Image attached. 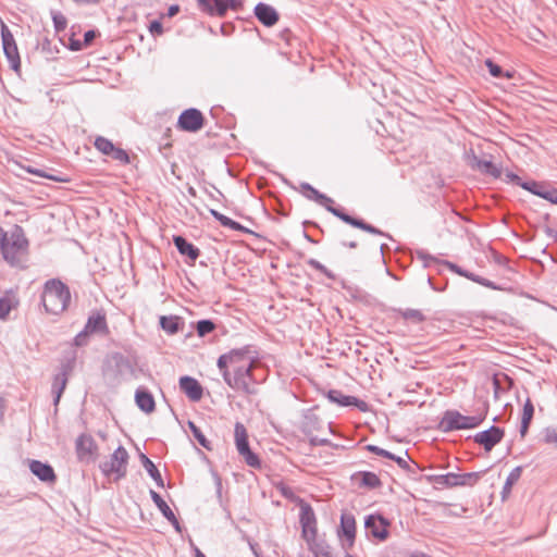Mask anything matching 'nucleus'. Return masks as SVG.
Instances as JSON below:
<instances>
[{
    "instance_id": "69168bd1",
    "label": "nucleus",
    "mask_w": 557,
    "mask_h": 557,
    "mask_svg": "<svg viewBox=\"0 0 557 557\" xmlns=\"http://www.w3.org/2000/svg\"><path fill=\"white\" fill-rule=\"evenodd\" d=\"M166 520L174 527L176 531L181 532V524L174 513L173 518H166Z\"/></svg>"
},
{
    "instance_id": "c85d7f7f",
    "label": "nucleus",
    "mask_w": 557,
    "mask_h": 557,
    "mask_svg": "<svg viewBox=\"0 0 557 557\" xmlns=\"http://www.w3.org/2000/svg\"><path fill=\"white\" fill-rule=\"evenodd\" d=\"M140 461L145 470L148 472V474L151 476V479L156 482V484L159 487L164 486L163 479L161 476L160 471L156 467V465L145 455L140 454Z\"/></svg>"
},
{
    "instance_id": "f257e3e1",
    "label": "nucleus",
    "mask_w": 557,
    "mask_h": 557,
    "mask_svg": "<svg viewBox=\"0 0 557 557\" xmlns=\"http://www.w3.org/2000/svg\"><path fill=\"white\" fill-rule=\"evenodd\" d=\"M300 190L307 199L315 201L320 206L324 207L329 212H331L333 215L341 219L343 222H345L354 227L360 228L364 232H368L370 234L386 236V237L391 238V236L388 234H385L383 231L379 230L377 227L364 222L361 219H357V218L349 215L342 208L334 207L333 206L334 200L332 198L320 193L318 189H315L309 183H301Z\"/></svg>"
},
{
    "instance_id": "6ab92c4d",
    "label": "nucleus",
    "mask_w": 557,
    "mask_h": 557,
    "mask_svg": "<svg viewBox=\"0 0 557 557\" xmlns=\"http://www.w3.org/2000/svg\"><path fill=\"white\" fill-rule=\"evenodd\" d=\"M338 535L345 537L348 547L354 545L356 537V520L354 515L347 512L342 513Z\"/></svg>"
},
{
    "instance_id": "774afa93",
    "label": "nucleus",
    "mask_w": 557,
    "mask_h": 557,
    "mask_svg": "<svg viewBox=\"0 0 557 557\" xmlns=\"http://www.w3.org/2000/svg\"><path fill=\"white\" fill-rule=\"evenodd\" d=\"M180 12V7L177 4L171 5L168 10V15L170 17L176 15Z\"/></svg>"
},
{
    "instance_id": "680f3d73",
    "label": "nucleus",
    "mask_w": 557,
    "mask_h": 557,
    "mask_svg": "<svg viewBox=\"0 0 557 557\" xmlns=\"http://www.w3.org/2000/svg\"><path fill=\"white\" fill-rule=\"evenodd\" d=\"M507 177H508V180H509L511 183H513V184H515V185H517V186H520V185H521V183H522L521 177H520V176H518V175H517V174H515V173H511V172L507 173Z\"/></svg>"
},
{
    "instance_id": "a18cd8bd",
    "label": "nucleus",
    "mask_w": 557,
    "mask_h": 557,
    "mask_svg": "<svg viewBox=\"0 0 557 557\" xmlns=\"http://www.w3.org/2000/svg\"><path fill=\"white\" fill-rule=\"evenodd\" d=\"M307 264L310 265L311 268L320 271L321 273L326 275L329 278L334 277V275L332 274V272L330 270H327L321 262H319L318 260H315L313 258L307 260Z\"/></svg>"
},
{
    "instance_id": "423d86ee",
    "label": "nucleus",
    "mask_w": 557,
    "mask_h": 557,
    "mask_svg": "<svg viewBox=\"0 0 557 557\" xmlns=\"http://www.w3.org/2000/svg\"><path fill=\"white\" fill-rule=\"evenodd\" d=\"M484 419L485 416H463L456 410H448L441 421V426L445 432L469 430L479 426Z\"/></svg>"
},
{
    "instance_id": "0e129e2a",
    "label": "nucleus",
    "mask_w": 557,
    "mask_h": 557,
    "mask_svg": "<svg viewBox=\"0 0 557 557\" xmlns=\"http://www.w3.org/2000/svg\"><path fill=\"white\" fill-rule=\"evenodd\" d=\"M228 4V9H232L234 11L239 10L242 7V0H225Z\"/></svg>"
},
{
    "instance_id": "f704fd0d",
    "label": "nucleus",
    "mask_w": 557,
    "mask_h": 557,
    "mask_svg": "<svg viewBox=\"0 0 557 557\" xmlns=\"http://www.w3.org/2000/svg\"><path fill=\"white\" fill-rule=\"evenodd\" d=\"M150 497L165 519L173 518V510L169 507V505L164 502L159 493L150 490Z\"/></svg>"
},
{
    "instance_id": "393cba45",
    "label": "nucleus",
    "mask_w": 557,
    "mask_h": 557,
    "mask_svg": "<svg viewBox=\"0 0 557 557\" xmlns=\"http://www.w3.org/2000/svg\"><path fill=\"white\" fill-rule=\"evenodd\" d=\"M159 323L161 329L169 335L178 333L184 326L183 319L177 315H161Z\"/></svg>"
},
{
    "instance_id": "a19ab883",
    "label": "nucleus",
    "mask_w": 557,
    "mask_h": 557,
    "mask_svg": "<svg viewBox=\"0 0 557 557\" xmlns=\"http://www.w3.org/2000/svg\"><path fill=\"white\" fill-rule=\"evenodd\" d=\"M109 157H111L113 160L121 162L122 164L129 163L128 153L124 149L119 147H114Z\"/></svg>"
},
{
    "instance_id": "13d9d810",
    "label": "nucleus",
    "mask_w": 557,
    "mask_h": 557,
    "mask_svg": "<svg viewBox=\"0 0 557 557\" xmlns=\"http://www.w3.org/2000/svg\"><path fill=\"white\" fill-rule=\"evenodd\" d=\"M210 214L221 223V225L223 226L225 221L227 220L228 216L220 213L219 211L214 210V209H210Z\"/></svg>"
},
{
    "instance_id": "6e6d98bb",
    "label": "nucleus",
    "mask_w": 557,
    "mask_h": 557,
    "mask_svg": "<svg viewBox=\"0 0 557 557\" xmlns=\"http://www.w3.org/2000/svg\"><path fill=\"white\" fill-rule=\"evenodd\" d=\"M309 442L311 446H326L331 443L327 438H320L318 436L310 437Z\"/></svg>"
},
{
    "instance_id": "aec40b11",
    "label": "nucleus",
    "mask_w": 557,
    "mask_h": 557,
    "mask_svg": "<svg viewBox=\"0 0 557 557\" xmlns=\"http://www.w3.org/2000/svg\"><path fill=\"white\" fill-rule=\"evenodd\" d=\"M199 8L209 15L224 16L228 10L225 0H197Z\"/></svg>"
},
{
    "instance_id": "0eeeda50",
    "label": "nucleus",
    "mask_w": 557,
    "mask_h": 557,
    "mask_svg": "<svg viewBox=\"0 0 557 557\" xmlns=\"http://www.w3.org/2000/svg\"><path fill=\"white\" fill-rule=\"evenodd\" d=\"M127 461V450L123 446H119L110 459L100 465V469L106 476L115 474V479L119 480L126 475Z\"/></svg>"
},
{
    "instance_id": "09e8293b",
    "label": "nucleus",
    "mask_w": 557,
    "mask_h": 557,
    "mask_svg": "<svg viewBox=\"0 0 557 557\" xmlns=\"http://www.w3.org/2000/svg\"><path fill=\"white\" fill-rule=\"evenodd\" d=\"M485 65L488 69L490 74L493 77H502L503 76V69L498 64L494 63L491 59H487L485 61Z\"/></svg>"
},
{
    "instance_id": "5fc2aeb1",
    "label": "nucleus",
    "mask_w": 557,
    "mask_h": 557,
    "mask_svg": "<svg viewBox=\"0 0 557 557\" xmlns=\"http://www.w3.org/2000/svg\"><path fill=\"white\" fill-rule=\"evenodd\" d=\"M99 35L97 30L90 29L84 34V46L90 45L94 39Z\"/></svg>"
},
{
    "instance_id": "e433bc0d",
    "label": "nucleus",
    "mask_w": 557,
    "mask_h": 557,
    "mask_svg": "<svg viewBox=\"0 0 557 557\" xmlns=\"http://www.w3.org/2000/svg\"><path fill=\"white\" fill-rule=\"evenodd\" d=\"M188 428L195 440L199 443V445H201L203 448L208 450L212 449L210 442L207 440L201 430L193 421H188Z\"/></svg>"
},
{
    "instance_id": "473e14b6",
    "label": "nucleus",
    "mask_w": 557,
    "mask_h": 557,
    "mask_svg": "<svg viewBox=\"0 0 557 557\" xmlns=\"http://www.w3.org/2000/svg\"><path fill=\"white\" fill-rule=\"evenodd\" d=\"M16 306L17 300L13 295H4L0 297V319L4 320Z\"/></svg>"
},
{
    "instance_id": "37998d69",
    "label": "nucleus",
    "mask_w": 557,
    "mask_h": 557,
    "mask_svg": "<svg viewBox=\"0 0 557 557\" xmlns=\"http://www.w3.org/2000/svg\"><path fill=\"white\" fill-rule=\"evenodd\" d=\"M52 21H53V25H54V28L57 32H62L65 29L66 18L62 13H60V12L53 13Z\"/></svg>"
},
{
    "instance_id": "a878e982",
    "label": "nucleus",
    "mask_w": 557,
    "mask_h": 557,
    "mask_svg": "<svg viewBox=\"0 0 557 557\" xmlns=\"http://www.w3.org/2000/svg\"><path fill=\"white\" fill-rule=\"evenodd\" d=\"M473 168L483 174L493 176L494 178H498L502 175V170L491 160H483L474 157Z\"/></svg>"
},
{
    "instance_id": "20e7f679",
    "label": "nucleus",
    "mask_w": 557,
    "mask_h": 557,
    "mask_svg": "<svg viewBox=\"0 0 557 557\" xmlns=\"http://www.w3.org/2000/svg\"><path fill=\"white\" fill-rule=\"evenodd\" d=\"M28 240L25 237L24 231L21 226L16 225L11 232L10 237L3 242L1 253L3 259L11 265H21L24 257L27 253Z\"/></svg>"
},
{
    "instance_id": "b1692460",
    "label": "nucleus",
    "mask_w": 557,
    "mask_h": 557,
    "mask_svg": "<svg viewBox=\"0 0 557 557\" xmlns=\"http://www.w3.org/2000/svg\"><path fill=\"white\" fill-rule=\"evenodd\" d=\"M135 401L141 411L146 413H151L154 411V398L148 389L143 387L138 388L135 393Z\"/></svg>"
},
{
    "instance_id": "cd10ccee",
    "label": "nucleus",
    "mask_w": 557,
    "mask_h": 557,
    "mask_svg": "<svg viewBox=\"0 0 557 557\" xmlns=\"http://www.w3.org/2000/svg\"><path fill=\"white\" fill-rule=\"evenodd\" d=\"M66 382H67V371H66V367L64 366L62 368V371L54 376V381L52 384V393L54 394V405H58V403L61 398V395L66 386Z\"/></svg>"
},
{
    "instance_id": "2eb2a0df",
    "label": "nucleus",
    "mask_w": 557,
    "mask_h": 557,
    "mask_svg": "<svg viewBox=\"0 0 557 557\" xmlns=\"http://www.w3.org/2000/svg\"><path fill=\"white\" fill-rule=\"evenodd\" d=\"M388 521L382 516L369 515L364 520L366 529L380 541H385L388 537Z\"/></svg>"
},
{
    "instance_id": "c756f323",
    "label": "nucleus",
    "mask_w": 557,
    "mask_h": 557,
    "mask_svg": "<svg viewBox=\"0 0 557 557\" xmlns=\"http://www.w3.org/2000/svg\"><path fill=\"white\" fill-rule=\"evenodd\" d=\"M533 414H534V406H533L532 401L528 398L523 405L521 425H520V435L522 437H524L525 434L528 433L529 426L533 419Z\"/></svg>"
},
{
    "instance_id": "6e6552de",
    "label": "nucleus",
    "mask_w": 557,
    "mask_h": 557,
    "mask_svg": "<svg viewBox=\"0 0 557 557\" xmlns=\"http://www.w3.org/2000/svg\"><path fill=\"white\" fill-rule=\"evenodd\" d=\"M234 435L237 451L244 458L245 462L252 468H259L260 460L258 456L250 449L247 430L243 423L236 422Z\"/></svg>"
},
{
    "instance_id": "9b49d317",
    "label": "nucleus",
    "mask_w": 557,
    "mask_h": 557,
    "mask_svg": "<svg viewBox=\"0 0 557 557\" xmlns=\"http://www.w3.org/2000/svg\"><path fill=\"white\" fill-rule=\"evenodd\" d=\"M75 451L81 462L89 463L98 456V445L89 434H81L75 442Z\"/></svg>"
},
{
    "instance_id": "ddd939ff",
    "label": "nucleus",
    "mask_w": 557,
    "mask_h": 557,
    "mask_svg": "<svg viewBox=\"0 0 557 557\" xmlns=\"http://www.w3.org/2000/svg\"><path fill=\"white\" fill-rule=\"evenodd\" d=\"M520 187L535 196L549 201L550 203L557 205V188L550 187L543 182L536 181H522Z\"/></svg>"
},
{
    "instance_id": "052dcab7",
    "label": "nucleus",
    "mask_w": 557,
    "mask_h": 557,
    "mask_svg": "<svg viewBox=\"0 0 557 557\" xmlns=\"http://www.w3.org/2000/svg\"><path fill=\"white\" fill-rule=\"evenodd\" d=\"M83 46H84V42H82L81 40L73 39V38L70 40V49L72 51H79L83 49Z\"/></svg>"
},
{
    "instance_id": "2f4dec72",
    "label": "nucleus",
    "mask_w": 557,
    "mask_h": 557,
    "mask_svg": "<svg viewBox=\"0 0 557 557\" xmlns=\"http://www.w3.org/2000/svg\"><path fill=\"white\" fill-rule=\"evenodd\" d=\"M521 473H522V468L520 466L513 468L510 471V473L508 474L506 482L503 486V491H502L503 498H505L511 492L513 484H516L519 481Z\"/></svg>"
},
{
    "instance_id": "7c9ffc66",
    "label": "nucleus",
    "mask_w": 557,
    "mask_h": 557,
    "mask_svg": "<svg viewBox=\"0 0 557 557\" xmlns=\"http://www.w3.org/2000/svg\"><path fill=\"white\" fill-rule=\"evenodd\" d=\"M306 543L314 557H332L331 547L324 541H319L315 537L314 540Z\"/></svg>"
},
{
    "instance_id": "39448f33",
    "label": "nucleus",
    "mask_w": 557,
    "mask_h": 557,
    "mask_svg": "<svg viewBox=\"0 0 557 557\" xmlns=\"http://www.w3.org/2000/svg\"><path fill=\"white\" fill-rule=\"evenodd\" d=\"M257 360H259L257 351L252 346L246 345L221 355L218 359L216 366L220 372L224 373L225 370L233 371L234 369L245 367V364L250 363V361Z\"/></svg>"
},
{
    "instance_id": "7ed1b4c3",
    "label": "nucleus",
    "mask_w": 557,
    "mask_h": 557,
    "mask_svg": "<svg viewBox=\"0 0 557 557\" xmlns=\"http://www.w3.org/2000/svg\"><path fill=\"white\" fill-rule=\"evenodd\" d=\"M70 300L71 293L64 283L57 278L46 282L41 301L47 312L52 314L63 312L67 308Z\"/></svg>"
},
{
    "instance_id": "f3484780",
    "label": "nucleus",
    "mask_w": 557,
    "mask_h": 557,
    "mask_svg": "<svg viewBox=\"0 0 557 557\" xmlns=\"http://www.w3.org/2000/svg\"><path fill=\"white\" fill-rule=\"evenodd\" d=\"M255 15L267 27L275 25L278 21L277 11L270 4L259 2L255 7Z\"/></svg>"
},
{
    "instance_id": "a211bd4d",
    "label": "nucleus",
    "mask_w": 557,
    "mask_h": 557,
    "mask_svg": "<svg viewBox=\"0 0 557 557\" xmlns=\"http://www.w3.org/2000/svg\"><path fill=\"white\" fill-rule=\"evenodd\" d=\"M29 470L45 483H54L57 481L54 470L49 463L41 462L39 460H32L29 463Z\"/></svg>"
},
{
    "instance_id": "338daca9",
    "label": "nucleus",
    "mask_w": 557,
    "mask_h": 557,
    "mask_svg": "<svg viewBox=\"0 0 557 557\" xmlns=\"http://www.w3.org/2000/svg\"><path fill=\"white\" fill-rule=\"evenodd\" d=\"M113 359H114V361H115V363H116L117 366H119V364H122V363H128V362H127V360H126V358H125L123 355H121V354H115V355L113 356Z\"/></svg>"
},
{
    "instance_id": "603ef678",
    "label": "nucleus",
    "mask_w": 557,
    "mask_h": 557,
    "mask_svg": "<svg viewBox=\"0 0 557 557\" xmlns=\"http://www.w3.org/2000/svg\"><path fill=\"white\" fill-rule=\"evenodd\" d=\"M443 265H445V267L449 268V269H450L451 271H454L455 273H457V274H459V275H461V276H465V277H467V278H468V275H470V274H471V272H468V271H466V270L461 269L460 267H458L457 264L450 263V262H448V261L443 262Z\"/></svg>"
},
{
    "instance_id": "864d4df0",
    "label": "nucleus",
    "mask_w": 557,
    "mask_h": 557,
    "mask_svg": "<svg viewBox=\"0 0 557 557\" xmlns=\"http://www.w3.org/2000/svg\"><path fill=\"white\" fill-rule=\"evenodd\" d=\"M349 403H350V406H355L363 412L368 411V409H369L368 404L357 397L351 396Z\"/></svg>"
},
{
    "instance_id": "58836bf2",
    "label": "nucleus",
    "mask_w": 557,
    "mask_h": 557,
    "mask_svg": "<svg viewBox=\"0 0 557 557\" xmlns=\"http://www.w3.org/2000/svg\"><path fill=\"white\" fill-rule=\"evenodd\" d=\"M94 146L97 150H99L102 154L110 156L114 144L106 137L99 136L95 139Z\"/></svg>"
},
{
    "instance_id": "5701e85b",
    "label": "nucleus",
    "mask_w": 557,
    "mask_h": 557,
    "mask_svg": "<svg viewBox=\"0 0 557 557\" xmlns=\"http://www.w3.org/2000/svg\"><path fill=\"white\" fill-rule=\"evenodd\" d=\"M173 243L178 252L188 257L191 261H195L200 255L199 248H197L194 244L189 243L185 237L181 235L174 236Z\"/></svg>"
},
{
    "instance_id": "72a5a7b5",
    "label": "nucleus",
    "mask_w": 557,
    "mask_h": 557,
    "mask_svg": "<svg viewBox=\"0 0 557 557\" xmlns=\"http://www.w3.org/2000/svg\"><path fill=\"white\" fill-rule=\"evenodd\" d=\"M397 313L406 321H410L412 323H421L425 321V315L422 311L418 309H398Z\"/></svg>"
},
{
    "instance_id": "4468645a",
    "label": "nucleus",
    "mask_w": 557,
    "mask_h": 557,
    "mask_svg": "<svg viewBox=\"0 0 557 557\" xmlns=\"http://www.w3.org/2000/svg\"><path fill=\"white\" fill-rule=\"evenodd\" d=\"M504 430L499 426L492 425L490 429L479 432L474 435V442L491 451L504 437Z\"/></svg>"
},
{
    "instance_id": "c9c22d12",
    "label": "nucleus",
    "mask_w": 557,
    "mask_h": 557,
    "mask_svg": "<svg viewBox=\"0 0 557 557\" xmlns=\"http://www.w3.org/2000/svg\"><path fill=\"white\" fill-rule=\"evenodd\" d=\"M481 476H482V472L458 473L457 487L473 486L479 482Z\"/></svg>"
},
{
    "instance_id": "f8f14e48",
    "label": "nucleus",
    "mask_w": 557,
    "mask_h": 557,
    "mask_svg": "<svg viewBox=\"0 0 557 557\" xmlns=\"http://www.w3.org/2000/svg\"><path fill=\"white\" fill-rule=\"evenodd\" d=\"M205 117L202 113L195 108L184 110L177 121V127L185 132L196 133L203 127Z\"/></svg>"
},
{
    "instance_id": "1a4fd4ad",
    "label": "nucleus",
    "mask_w": 557,
    "mask_h": 557,
    "mask_svg": "<svg viewBox=\"0 0 557 557\" xmlns=\"http://www.w3.org/2000/svg\"><path fill=\"white\" fill-rule=\"evenodd\" d=\"M299 513V523L301 525V537L308 542L318 535V522L313 508L310 504L301 502Z\"/></svg>"
},
{
    "instance_id": "49530a36",
    "label": "nucleus",
    "mask_w": 557,
    "mask_h": 557,
    "mask_svg": "<svg viewBox=\"0 0 557 557\" xmlns=\"http://www.w3.org/2000/svg\"><path fill=\"white\" fill-rule=\"evenodd\" d=\"M90 335L91 334L84 329L74 337V345L77 347L86 346L89 342Z\"/></svg>"
},
{
    "instance_id": "9d476101",
    "label": "nucleus",
    "mask_w": 557,
    "mask_h": 557,
    "mask_svg": "<svg viewBox=\"0 0 557 557\" xmlns=\"http://www.w3.org/2000/svg\"><path fill=\"white\" fill-rule=\"evenodd\" d=\"M1 38L3 52L13 71L17 72L21 67V58L14 36L5 24L1 25Z\"/></svg>"
},
{
    "instance_id": "dca6fc26",
    "label": "nucleus",
    "mask_w": 557,
    "mask_h": 557,
    "mask_svg": "<svg viewBox=\"0 0 557 557\" xmlns=\"http://www.w3.org/2000/svg\"><path fill=\"white\" fill-rule=\"evenodd\" d=\"M181 391L191 400L199 401L203 395V388L201 384L191 376L184 375L180 379Z\"/></svg>"
},
{
    "instance_id": "ea45409f",
    "label": "nucleus",
    "mask_w": 557,
    "mask_h": 557,
    "mask_svg": "<svg viewBox=\"0 0 557 557\" xmlns=\"http://www.w3.org/2000/svg\"><path fill=\"white\" fill-rule=\"evenodd\" d=\"M215 329L213 321L205 319L197 322L196 331L198 336L203 337Z\"/></svg>"
},
{
    "instance_id": "f03ea898",
    "label": "nucleus",
    "mask_w": 557,
    "mask_h": 557,
    "mask_svg": "<svg viewBox=\"0 0 557 557\" xmlns=\"http://www.w3.org/2000/svg\"><path fill=\"white\" fill-rule=\"evenodd\" d=\"M261 371L264 372L260 361L257 360L250 361L245 367L234 369L233 371L225 370L222 376L231 388L247 395H255L257 394L255 385L264 380V374L259 373Z\"/></svg>"
},
{
    "instance_id": "4be33fe9",
    "label": "nucleus",
    "mask_w": 557,
    "mask_h": 557,
    "mask_svg": "<svg viewBox=\"0 0 557 557\" xmlns=\"http://www.w3.org/2000/svg\"><path fill=\"white\" fill-rule=\"evenodd\" d=\"M87 332L90 334L100 333V334H107L108 333V324L106 314L102 312H96L91 314L84 327Z\"/></svg>"
},
{
    "instance_id": "3c124183",
    "label": "nucleus",
    "mask_w": 557,
    "mask_h": 557,
    "mask_svg": "<svg viewBox=\"0 0 557 557\" xmlns=\"http://www.w3.org/2000/svg\"><path fill=\"white\" fill-rule=\"evenodd\" d=\"M149 32L153 36L161 35L163 33L162 23L160 21H158V20H154V21L150 22V24H149Z\"/></svg>"
},
{
    "instance_id": "4c0bfd02",
    "label": "nucleus",
    "mask_w": 557,
    "mask_h": 557,
    "mask_svg": "<svg viewBox=\"0 0 557 557\" xmlns=\"http://www.w3.org/2000/svg\"><path fill=\"white\" fill-rule=\"evenodd\" d=\"M350 397L348 395H344L341 391L337 389H331L327 393V398L331 403L337 404L342 407H348L350 406Z\"/></svg>"
},
{
    "instance_id": "de8ad7c7",
    "label": "nucleus",
    "mask_w": 557,
    "mask_h": 557,
    "mask_svg": "<svg viewBox=\"0 0 557 557\" xmlns=\"http://www.w3.org/2000/svg\"><path fill=\"white\" fill-rule=\"evenodd\" d=\"M224 227H228L233 231H239V232H243V233H248V234H251L252 232L250 230H248L247 227L243 226L240 223L232 220L231 218H227V220L225 221Z\"/></svg>"
},
{
    "instance_id": "bb28decb",
    "label": "nucleus",
    "mask_w": 557,
    "mask_h": 557,
    "mask_svg": "<svg viewBox=\"0 0 557 557\" xmlns=\"http://www.w3.org/2000/svg\"><path fill=\"white\" fill-rule=\"evenodd\" d=\"M354 480H359V486L368 488H376L381 486L380 478L370 471H360L352 476Z\"/></svg>"
},
{
    "instance_id": "8fccbe9b",
    "label": "nucleus",
    "mask_w": 557,
    "mask_h": 557,
    "mask_svg": "<svg viewBox=\"0 0 557 557\" xmlns=\"http://www.w3.org/2000/svg\"><path fill=\"white\" fill-rule=\"evenodd\" d=\"M28 172L33 173L35 175L41 176V177H46V178L52 180L54 182H66L65 178H62V177H59V176H55V175H51V174H47L46 172H44L41 170L29 169Z\"/></svg>"
},
{
    "instance_id": "4d7b16f0",
    "label": "nucleus",
    "mask_w": 557,
    "mask_h": 557,
    "mask_svg": "<svg viewBox=\"0 0 557 557\" xmlns=\"http://www.w3.org/2000/svg\"><path fill=\"white\" fill-rule=\"evenodd\" d=\"M419 257L424 261V267H431L432 263L437 262V260L434 257L429 256L425 252H419Z\"/></svg>"
},
{
    "instance_id": "e2e57ef3",
    "label": "nucleus",
    "mask_w": 557,
    "mask_h": 557,
    "mask_svg": "<svg viewBox=\"0 0 557 557\" xmlns=\"http://www.w3.org/2000/svg\"><path fill=\"white\" fill-rule=\"evenodd\" d=\"M394 461L404 470H408L410 468L409 463L403 457L397 456L394 458Z\"/></svg>"
},
{
    "instance_id": "c03bdc74",
    "label": "nucleus",
    "mask_w": 557,
    "mask_h": 557,
    "mask_svg": "<svg viewBox=\"0 0 557 557\" xmlns=\"http://www.w3.org/2000/svg\"><path fill=\"white\" fill-rule=\"evenodd\" d=\"M468 278L482 285V286H485V287H488L491 289H498V287L495 285L494 282L487 280V278H484L482 276H479L474 273H471L470 275H468Z\"/></svg>"
},
{
    "instance_id": "bf43d9fd",
    "label": "nucleus",
    "mask_w": 557,
    "mask_h": 557,
    "mask_svg": "<svg viewBox=\"0 0 557 557\" xmlns=\"http://www.w3.org/2000/svg\"><path fill=\"white\" fill-rule=\"evenodd\" d=\"M366 449H367L368 451H370V453H372V454H375V455H377V456H381V457H383V454H384V451H385V449H383V448H381V447H379V446H376V445H372V444L367 445V446H366Z\"/></svg>"
},
{
    "instance_id": "412c9836",
    "label": "nucleus",
    "mask_w": 557,
    "mask_h": 557,
    "mask_svg": "<svg viewBox=\"0 0 557 557\" xmlns=\"http://www.w3.org/2000/svg\"><path fill=\"white\" fill-rule=\"evenodd\" d=\"M425 479L437 488H453L457 487L458 473L429 474Z\"/></svg>"
},
{
    "instance_id": "79ce46f5",
    "label": "nucleus",
    "mask_w": 557,
    "mask_h": 557,
    "mask_svg": "<svg viewBox=\"0 0 557 557\" xmlns=\"http://www.w3.org/2000/svg\"><path fill=\"white\" fill-rule=\"evenodd\" d=\"M544 442L557 447V426H549L544 430Z\"/></svg>"
}]
</instances>
